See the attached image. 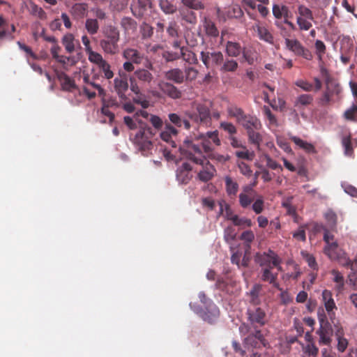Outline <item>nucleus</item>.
<instances>
[{
    "label": "nucleus",
    "instance_id": "8fccbe9b",
    "mask_svg": "<svg viewBox=\"0 0 357 357\" xmlns=\"http://www.w3.org/2000/svg\"><path fill=\"white\" fill-rule=\"evenodd\" d=\"M181 15L182 20L185 22L193 25L197 23L196 13L192 10L188 8L183 10Z\"/></svg>",
    "mask_w": 357,
    "mask_h": 357
},
{
    "label": "nucleus",
    "instance_id": "c85d7f7f",
    "mask_svg": "<svg viewBox=\"0 0 357 357\" xmlns=\"http://www.w3.org/2000/svg\"><path fill=\"white\" fill-rule=\"evenodd\" d=\"M169 121L177 128L183 127L186 130L191 128V125L188 120L183 119L176 113H170L168 115Z\"/></svg>",
    "mask_w": 357,
    "mask_h": 357
},
{
    "label": "nucleus",
    "instance_id": "a211bd4d",
    "mask_svg": "<svg viewBox=\"0 0 357 357\" xmlns=\"http://www.w3.org/2000/svg\"><path fill=\"white\" fill-rule=\"evenodd\" d=\"M151 8L152 0H132L130 3L131 12L137 18L143 17Z\"/></svg>",
    "mask_w": 357,
    "mask_h": 357
},
{
    "label": "nucleus",
    "instance_id": "58836bf2",
    "mask_svg": "<svg viewBox=\"0 0 357 357\" xmlns=\"http://www.w3.org/2000/svg\"><path fill=\"white\" fill-rule=\"evenodd\" d=\"M238 67V64L236 61L233 59H227L224 60L221 64L220 70L223 73H234Z\"/></svg>",
    "mask_w": 357,
    "mask_h": 357
},
{
    "label": "nucleus",
    "instance_id": "79ce46f5",
    "mask_svg": "<svg viewBox=\"0 0 357 357\" xmlns=\"http://www.w3.org/2000/svg\"><path fill=\"white\" fill-rule=\"evenodd\" d=\"M340 91L341 88L339 84L332 80H327L326 89L324 91L325 93L333 98L335 96H337Z\"/></svg>",
    "mask_w": 357,
    "mask_h": 357
},
{
    "label": "nucleus",
    "instance_id": "c03bdc74",
    "mask_svg": "<svg viewBox=\"0 0 357 357\" xmlns=\"http://www.w3.org/2000/svg\"><path fill=\"white\" fill-rule=\"evenodd\" d=\"M98 67L102 77L108 80L113 78L114 73L112 70L111 65L106 60Z\"/></svg>",
    "mask_w": 357,
    "mask_h": 357
},
{
    "label": "nucleus",
    "instance_id": "f257e3e1",
    "mask_svg": "<svg viewBox=\"0 0 357 357\" xmlns=\"http://www.w3.org/2000/svg\"><path fill=\"white\" fill-rule=\"evenodd\" d=\"M201 145L196 144L195 142L185 139L183 144L180 147L181 153L188 159L194 162L196 164L203 165L206 161L205 157L203 155L202 151L208 156L215 158L213 153L214 149V144L211 143L206 137L201 135Z\"/></svg>",
    "mask_w": 357,
    "mask_h": 357
},
{
    "label": "nucleus",
    "instance_id": "39448f33",
    "mask_svg": "<svg viewBox=\"0 0 357 357\" xmlns=\"http://www.w3.org/2000/svg\"><path fill=\"white\" fill-rule=\"evenodd\" d=\"M104 38L100 40V46L103 52L107 54L114 55L119 51V42L120 32L119 29L112 26H107L103 31Z\"/></svg>",
    "mask_w": 357,
    "mask_h": 357
},
{
    "label": "nucleus",
    "instance_id": "4c0bfd02",
    "mask_svg": "<svg viewBox=\"0 0 357 357\" xmlns=\"http://www.w3.org/2000/svg\"><path fill=\"white\" fill-rule=\"evenodd\" d=\"M335 335L337 340V350L340 352H344L347 348L349 342L348 340L343 337L344 331L342 327L337 328V331L335 332Z\"/></svg>",
    "mask_w": 357,
    "mask_h": 357
},
{
    "label": "nucleus",
    "instance_id": "393cba45",
    "mask_svg": "<svg viewBox=\"0 0 357 357\" xmlns=\"http://www.w3.org/2000/svg\"><path fill=\"white\" fill-rule=\"evenodd\" d=\"M165 77L176 84H181L185 80L184 73L180 68H173L167 71Z\"/></svg>",
    "mask_w": 357,
    "mask_h": 357
},
{
    "label": "nucleus",
    "instance_id": "680f3d73",
    "mask_svg": "<svg viewBox=\"0 0 357 357\" xmlns=\"http://www.w3.org/2000/svg\"><path fill=\"white\" fill-rule=\"evenodd\" d=\"M167 33L173 39H176L178 37V26L175 22H172L169 24L167 28Z\"/></svg>",
    "mask_w": 357,
    "mask_h": 357
},
{
    "label": "nucleus",
    "instance_id": "13d9d810",
    "mask_svg": "<svg viewBox=\"0 0 357 357\" xmlns=\"http://www.w3.org/2000/svg\"><path fill=\"white\" fill-rule=\"evenodd\" d=\"M250 206L256 214H260L262 213L264 208V201L263 197L259 196L257 199H255Z\"/></svg>",
    "mask_w": 357,
    "mask_h": 357
},
{
    "label": "nucleus",
    "instance_id": "3c124183",
    "mask_svg": "<svg viewBox=\"0 0 357 357\" xmlns=\"http://www.w3.org/2000/svg\"><path fill=\"white\" fill-rule=\"evenodd\" d=\"M121 26L125 31H134L137 28V22L131 17H124L121 20Z\"/></svg>",
    "mask_w": 357,
    "mask_h": 357
},
{
    "label": "nucleus",
    "instance_id": "f8f14e48",
    "mask_svg": "<svg viewBox=\"0 0 357 357\" xmlns=\"http://www.w3.org/2000/svg\"><path fill=\"white\" fill-rule=\"evenodd\" d=\"M314 20L312 10L303 5L298 8V16L296 22L301 31H308L312 26L311 21Z\"/></svg>",
    "mask_w": 357,
    "mask_h": 357
},
{
    "label": "nucleus",
    "instance_id": "aec40b11",
    "mask_svg": "<svg viewBox=\"0 0 357 357\" xmlns=\"http://www.w3.org/2000/svg\"><path fill=\"white\" fill-rule=\"evenodd\" d=\"M192 166L187 162H183L176 170V178L180 183L186 184L192 178Z\"/></svg>",
    "mask_w": 357,
    "mask_h": 357
},
{
    "label": "nucleus",
    "instance_id": "9d476101",
    "mask_svg": "<svg viewBox=\"0 0 357 357\" xmlns=\"http://www.w3.org/2000/svg\"><path fill=\"white\" fill-rule=\"evenodd\" d=\"M324 253L333 261H337L342 266H346L349 264L350 259L347 254L338 247L336 242L331 245H326Z\"/></svg>",
    "mask_w": 357,
    "mask_h": 357
},
{
    "label": "nucleus",
    "instance_id": "6e6552de",
    "mask_svg": "<svg viewBox=\"0 0 357 357\" xmlns=\"http://www.w3.org/2000/svg\"><path fill=\"white\" fill-rule=\"evenodd\" d=\"M186 115L198 124L208 125L211 123V114L209 108L204 104H198L195 111L187 112Z\"/></svg>",
    "mask_w": 357,
    "mask_h": 357
},
{
    "label": "nucleus",
    "instance_id": "4d7b16f0",
    "mask_svg": "<svg viewBox=\"0 0 357 357\" xmlns=\"http://www.w3.org/2000/svg\"><path fill=\"white\" fill-rule=\"evenodd\" d=\"M140 33L143 39L150 38L153 34V28L146 22L140 26Z\"/></svg>",
    "mask_w": 357,
    "mask_h": 357
},
{
    "label": "nucleus",
    "instance_id": "ea45409f",
    "mask_svg": "<svg viewBox=\"0 0 357 357\" xmlns=\"http://www.w3.org/2000/svg\"><path fill=\"white\" fill-rule=\"evenodd\" d=\"M215 169L213 166L208 165L198 174L199 180L204 182H207L213 178Z\"/></svg>",
    "mask_w": 357,
    "mask_h": 357
},
{
    "label": "nucleus",
    "instance_id": "bf43d9fd",
    "mask_svg": "<svg viewBox=\"0 0 357 357\" xmlns=\"http://www.w3.org/2000/svg\"><path fill=\"white\" fill-rule=\"evenodd\" d=\"M314 47L316 50V54L317 55L318 59L319 61H321L324 54L326 53V47L324 42L320 40H317L315 41Z\"/></svg>",
    "mask_w": 357,
    "mask_h": 357
},
{
    "label": "nucleus",
    "instance_id": "2eb2a0df",
    "mask_svg": "<svg viewBox=\"0 0 357 357\" xmlns=\"http://www.w3.org/2000/svg\"><path fill=\"white\" fill-rule=\"evenodd\" d=\"M285 45L287 48L294 52L295 55L302 56L309 61L312 59V52L305 48L298 40L286 38Z\"/></svg>",
    "mask_w": 357,
    "mask_h": 357
},
{
    "label": "nucleus",
    "instance_id": "4be33fe9",
    "mask_svg": "<svg viewBox=\"0 0 357 357\" xmlns=\"http://www.w3.org/2000/svg\"><path fill=\"white\" fill-rule=\"evenodd\" d=\"M160 91L172 99H178L182 96V92L174 85L169 82H162L159 84Z\"/></svg>",
    "mask_w": 357,
    "mask_h": 357
},
{
    "label": "nucleus",
    "instance_id": "052dcab7",
    "mask_svg": "<svg viewBox=\"0 0 357 357\" xmlns=\"http://www.w3.org/2000/svg\"><path fill=\"white\" fill-rule=\"evenodd\" d=\"M220 128L231 135H233L237 132L236 128L232 123L230 122H221Z\"/></svg>",
    "mask_w": 357,
    "mask_h": 357
},
{
    "label": "nucleus",
    "instance_id": "a19ab883",
    "mask_svg": "<svg viewBox=\"0 0 357 357\" xmlns=\"http://www.w3.org/2000/svg\"><path fill=\"white\" fill-rule=\"evenodd\" d=\"M313 101V96L310 94H301L298 96L294 102V106L300 108L301 107H306L312 104Z\"/></svg>",
    "mask_w": 357,
    "mask_h": 357
},
{
    "label": "nucleus",
    "instance_id": "bb28decb",
    "mask_svg": "<svg viewBox=\"0 0 357 357\" xmlns=\"http://www.w3.org/2000/svg\"><path fill=\"white\" fill-rule=\"evenodd\" d=\"M203 27L207 36L211 38H216L218 36L219 31L215 23L211 19L204 17L203 20Z\"/></svg>",
    "mask_w": 357,
    "mask_h": 357
},
{
    "label": "nucleus",
    "instance_id": "6ab92c4d",
    "mask_svg": "<svg viewBox=\"0 0 357 357\" xmlns=\"http://www.w3.org/2000/svg\"><path fill=\"white\" fill-rule=\"evenodd\" d=\"M322 303L325 307V309L330 317L332 319L335 316L334 310H337L335 301L333 298V294L330 290L324 289L321 294Z\"/></svg>",
    "mask_w": 357,
    "mask_h": 357
},
{
    "label": "nucleus",
    "instance_id": "774afa93",
    "mask_svg": "<svg viewBox=\"0 0 357 357\" xmlns=\"http://www.w3.org/2000/svg\"><path fill=\"white\" fill-rule=\"evenodd\" d=\"M236 233L233 227H227L224 231V238L227 242H230L235 239Z\"/></svg>",
    "mask_w": 357,
    "mask_h": 357
},
{
    "label": "nucleus",
    "instance_id": "49530a36",
    "mask_svg": "<svg viewBox=\"0 0 357 357\" xmlns=\"http://www.w3.org/2000/svg\"><path fill=\"white\" fill-rule=\"evenodd\" d=\"M289 8L287 6L278 4H274L273 6V14L277 19H281L282 17L287 18L288 17Z\"/></svg>",
    "mask_w": 357,
    "mask_h": 357
},
{
    "label": "nucleus",
    "instance_id": "412c9836",
    "mask_svg": "<svg viewBox=\"0 0 357 357\" xmlns=\"http://www.w3.org/2000/svg\"><path fill=\"white\" fill-rule=\"evenodd\" d=\"M178 133V131L175 127L171 126L169 123H165V130L161 132L160 137L172 147H176L174 138L176 137Z\"/></svg>",
    "mask_w": 357,
    "mask_h": 357
},
{
    "label": "nucleus",
    "instance_id": "473e14b6",
    "mask_svg": "<svg viewBox=\"0 0 357 357\" xmlns=\"http://www.w3.org/2000/svg\"><path fill=\"white\" fill-rule=\"evenodd\" d=\"M291 142H293L296 146L299 148L303 149L305 152L308 153H316V150L314 146L307 142H305L301 138L292 136L290 137Z\"/></svg>",
    "mask_w": 357,
    "mask_h": 357
},
{
    "label": "nucleus",
    "instance_id": "e2e57ef3",
    "mask_svg": "<svg viewBox=\"0 0 357 357\" xmlns=\"http://www.w3.org/2000/svg\"><path fill=\"white\" fill-rule=\"evenodd\" d=\"M162 57L167 61H173L181 58L180 52H173V51H165L162 53Z\"/></svg>",
    "mask_w": 357,
    "mask_h": 357
},
{
    "label": "nucleus",
    "instance_id": "a18cd8bd",
    "mask_svg": "<svg viewBox=\"0 0 357 357\" xmlns=\"http://www.w3.org/2000/svg\"><path fill=\"white\" fill-rule=\"evenodd\" d=\"M87 8L86 3H75L71 8V13L76 18H82L85 15Z\"/></svg>",
    "mask_w": 357,
    "mask_h": 357
},
{
    "label": "nucleus",
    "instance_id": "0eeeda50",
    "mask_svg": "<svg viewBox=\"0 0 357 357\" xmlns=\"http://www.w3.org/2000/svg\"><path fill=\"white\" fill-rule=\"evenodd\" d=\"M243 334L248 333L245 337L243 343L248 349H261L262 347H268L269 343L266 340L261 330L245 331Z\"/></svg>",
    "mask_w": 357,
    "mask_h": 357
},
{
    "label": "nucleus",
    "instance_id": "69168bd1",
    "mask_svg": "<svg viewBox=\"0 0 357 357\" xmlns=\"http://www.w3.org/2000/svg\"><path fill=\"white\" fill-rule=\"evenodd\" d=\"M238 169L243 175L250 177L252 175V171L250 167L244 162H238Z\"/></svg>",
    "mask_w": 357,
    "mask_h": 357
},
{
    "label": "nucleus",
    "instance_id": "7c9ffc66",
    "mask_svg": "<svg viewBox=\"0 0 357 357\" xmlns=\"http://www.w3.org/2000/svg\"><path fill=\"white\" fill-rule=\"evenodd\" d=\"M135 79H138L144 84H149L153 80V75L148 70L140 68L134 73Z\"/></svg>",
    "mask_w": 357,
    "mask_h": 357
},
{
    "label": "nucleus",
    "instance_id": "c756f323",
    "mask_svg": "<svg viewBox=\"0 0 357 357\" xmlns=\"http://www.w3.org/2000/svg\"><path fill=\"white\" fill-rule=\"evenodd\" d=\"M257 30L259 38L268 43H273V36L271 33L265 27L257 24L254 26V29Z\"/></svg>",
    "mask_w": 357,
    "mask_h": 357
},
{
    "label": "nucleus",
    "instance_id": "6e6d98bb",
    "mask_svg": "<svg viewBox=\"0 0 357 357\" xmlns=\"http://www.w3.org/2000/svg\"><path fill=\"white\" fill-rule=\"evenodd\" d=\"M351 139V135L344 136L342 139V144L344 149V153L347 155H351L354 153Z\"/></svg>",
    "mask_w": 357,
    "mask_h": 357
},
{
    "label": "nucleus",
    "instance_id": "c9c22d12",
    "mask_svg": "<svg viewBox=\"0 0 357 357\" xmlns=\"http://www.w3.org/2000/svg\"><path fill=\"white\" fill-rule=\"evenodd\" d=\"M225 188L227 195L229 197L236 196L238 190V184L234 181L230 176L225 178Z\"/></svg>",
    "mask_w": 357,
    "mask_h": 357
},
{
    "label": "nucleus",
    "instance_id": "cd10ccee",
    "mask_svg": "<svg viewBox=\"0 0 357 357\" xmlns=\"http://www.w3.org/2000/svg\"><path fill=\"white\" fill-rule=\"evenodd\" d=\"M228 116L231 118L236 119V121L239 123L246 116V114L243 109L238 107L235 105H229L227 108Z\"/></svg>",
    "mask_w": 357,
    "mask_h": 357
},
{
    "label": "nucleus",
    "instance_id": "5701e85b",
    "mask_svg": "<svg viewBox=\"0 0 357 357\" xmlns=\"http://www.w3.org/2000/svg\"><path fill=\"white\" fill-rule=\"evenodd\" d=\"M262 292V285L260 284H255L250 291L248 293L249 296V302L254 305H259L261 301Z\"/></svg>",
    "mask_w": 357,
    "mask_h": 357
},
{
    "label": "nucleus",
    "instance_id": "7ed1b4c3",
    "mask_svg": "<svg viewBox=\"0 0 357 357\" xmlns=\"http://www.w3.org/2000/svg\"><path fill=\"white\" fill-rule=\"evenodd\" d=\"M156 131L148 126H141L135 133L130 135V141L141 151H149L153 148V139Z\"/></svg>",
    "mask_w": 357,
    "mask_h": 357
},
{
    "label": "nucleus",
    "instance_id": "1a4fd4ad",
    "mask_svg": "<svg viewBox=\"0 0 357 357\" xmlns=\"http://www.w3.org/2000/svg\"><path fill=\"white\" fill-rule=\"evenodd\" d=\"M324 253L333 261H337L342 266H346L349 264L350 259L347 254L338 247L336 242L331 245H326Z\"/></svg>",
    "mask_w": 357,
    "mask_h": 357
},
{
    "label": "nucleus",
    "instance_id": "0e129e2a",
    "mask_svg": "<svg viewBox=\"0 0 357 357\" xmlns=\"http://www.w3.org/2000/svg\"><path fill=\"white\" fill-rule=\"evenodd\" d=\"M183 5L189 8L195 10L202 9L204 8L202 3L198 0H182Z\"/></svg>",
    "mask_w": 357,
    "mask_h": 357
},
{
    "label": "nucleus",
    "instance_id": "20e7f679",
    "mask_svg": "<svg viewBox=\"0 0 357 357\" xmlns=\"http://www.w3.org/2000/svg\"><path fill=\"white\" fill-rule=\"evenodd\" d=\"M246 314L248 321L246 324L244 323L240 326L239 330L241 333H244V330H261V328L267 322L266 313L264 310L260 307L248 308Z\"/></svg>",
    "mask_w": 357,
    "mask_h": 357
},
{
    "label": "nucleus",
    "instance_id": "4468645a",
    "mask_svg": "<svg viewBox=\"0 0 357 357\" xmlns=\"http://www.w3.org/2000/svg\"><path fill=\"white\" fill-rule=\"evenodd\" d=\"M200 59L207 68L220 66L224 61V55L220 51H202Z\"/></svg>",
    "mask_w": 357,
    "mask_h": 357
},
{
    "label": "nucleus",
    "instance_id": "5fc2aeb1",
    "mask_svg": "<svg viewBox=\"0 0 357 357\" xmlns=\"http://www.w3.org/2000/svg\"><path fill=\"white\" fill-rule=\"evenodd\" d=\"M86 53L88 54L89 60L91 63L96 64L98 66L105 61L100 53L94 52L92 50H89Z\"/></svg>",
    "mask_w": 357,
    "mask_h": 357
},
{
    "label": "nucleus",
    "instance_id": "a878e982",
    "mask_svg": "<svg viewBox=\"0 0 357 357\" xmlns=\"http://www.w3.org/2000/svg\"><path fill=\"white\" fill-rule=\"evenodd\" d=\"M123 57L134 63L139 64L142 62L144 54L133 48H127L123 52Z\"/></svg>",
    "mask_w": 357,
    "mask_h": 357
},
{
    "label": "nucleus",
    "instance_id": "9b49d317",
    "mask_svg": "<svg viewBox=\"0 0 357 357\" xmlns=\"http://www.w3.org/2000/svg\"><path fill=\"white\" fill-rule=\"evenodd\" d=\"M324 253L333 261H337L342 266H346L349 264L350 259L347 254L338 247L336 242L331 245H326Z\"/></svg>",
    "mask_w": 357,
    "mask_h": 357
},
{
    "label": "nucleus",
    "instance_id": "dca6fc26",
    "mask_svg": "<svg viewBox=\"0 0 357 357\" xmlns=\"http://www.w3.org/2000/svg\"><path fill=\"white\" fill-rule=\"evenodd\" d=\"M278 255L272 250L267 252H257L255 256V262L262 268L273 267V265H278Z\"/></svg>",
    "mask_w": 357,
    "mask_h": 357
},
{
    "label": "nucleus",
    "instance_id": "72a5a7b5",
    "mask_svg": "<svg viewBox=\"0 0 357 357\" xmlns=\"http://www.w3.org/2000/svg\"><path fill=\"white\" fill-rule=\"evenodd\" d=\"M243 52V49L238 43L232 41H228L227 43L226 53L229 56L237 57Z\"/></svg>",
    "mask_w": 357,
    "mask_h": 357
},
{
    "label": "nucleus",
    "instance_id": "ddd939ff",
    "mask_svg": "<svg viewBox=\"0 0 357 357\" xmlns=\"http://www.w3.org/2000/svg\"><path fill=\"white\" fill-rule=\"evenodd\" d=\"M257 183L258 181H255L251 184L242 188V190L238 195L239 205L241 208L245 209L250 207L255 201L257 193L253 188L257 185Z\"/></svg>",
    "mask_w": 357,
    "mask_h": 357
},
{
    "label": "nucleus",
    "instance_id": "338daca9",
    "mask_svg": "<svg viewBox=\"0 0 357 357\" xmlns=\"http://www.w3.org/2000/svg\"><path fill=\"white\" fill-rule=\"evenodd\" d=\"M185 79L195 80L198 75V70L192 67H187L185 69Z\"/></svg>",
    "mask_w": 357,
    "mask_h": 357
},
{
    "label": "nucleus",
    "instance_id": "e433bc0d",
    "mask_svg": "<svg viewBox=\"0 0 357 357\" xmlns=\"http://www.w3.org/2000/svg\"><path fill=\"white\" fill-rule=\"evenodd\" d=\"M261 280L266 282H273L278 278V273L273 272V267L262 268L260 271Z\"/></svg>",
    "mask_w": 357,
    "mask_h": 357
},
{
    "label": "nucleus",
    "instance_id": "f3484780",
    "mask_svg": "<svg viewBox=\"0 0 357 357\" xmlns=\"http://www.w3.org/2000/svg\"><path fill=\"white\" fill-rule=\"evenodd\" d=\"M128 75L125 73H119V76L114 79V89L121 100L127 99L126 93L128 90Z\"/></svg>",
    "mask_w": 357,
    "mask_h": 357
},
{
    "label": "nucleus",
    "instance_id": "603ef678",
    "mask_svg": "<svg viewBox=\"0 0 357 357\" xmlns=\"http://www.w3.org/2000/svg\"><path fill=\"white\" fill-rule=\"evenodd\" d=\"M327 224L331 229H334L337 225V215L331 209H328L324 215Z\"/></svg>",
    "mask_w": 357,
    "mask_h": 357
},
{
    "label": "nucleus",
    "instance_id": "09e8293b",
    "mask_svg": "<svg viewBox=\"0 0 357 357\" xmlns=\"http://www.w3.org/2000/svg\"><path fill=\"white\" fill-rule=\"evenodd\" d=\"M85 29L91 35L96 34L99 30V24L96 19L89 18L85 22Z\"/></svg>",
    "mask_w": 357,
    "mask_h": 357
},
{
    "label": "nucleus",
    "instance_id": "b1692460",
    "mask_svg": "<svg viewBox=\"0 0 357 357\" xmlns=\"http://www.w3.org/2000/svg\"><path fill=\"white\" fill-rule=\"evenodd\" d=\"M57 77L59 82H61V85L63 90L71 92L77 89L75 81L72 79L65 73L61 72L58 73Z\"/></svg>",
    "mask_w": 357,
    "mask_h": 357
},
{
    "label": "nucleus",
    "instance_id": "f03ea898",
    "mask_svg": "<svg viewBox=\"0 0 357 357\" xmlns=\"http://www.w3.org/2000/svg\"><path fill=\"white\" fill-rule=\"evenodd\" d=\"M238 124L246 130L249 142L259 149L263 141V137L260 132L262 128L260 120L255 116L247 114Z\"/></svg>",
    "mask_w": 357,
    "mask_h": 357
},
{
    "label": "nucleus",
    "instance_id": "2f4dec72",
    "mask_svg": "<svg viewBox=\"0 0 357 357\" xmlns=\"http://www.w3.org/2000/svg\"><path fill=\"white\" fill-rule=\"evenodd\" d=\"M62 45L68 53H73L75 50V43H78L75 39L73 34L68 33L61 39Z\"/></svg>",
    "mask_w": 357,
    "mask_h": 357
},
{
    "label": "nucleus",
    "instance_id": "864d4df0",
    "mask_svg": "<svg viewBox=\"0 0 357 357\" xmlns=\"http://www.w3.org/2000/svg\"><path fill=\"white\" fill-rule=\"evenodd\" d=\"M343 116L347 121L357 122V105L353 104L344 112Z\"/></svg>",
    "mask_w": 357,
    "mask_h": 357
},
{
    "label": "nucleus",
    "instance_id": "37998d69",
    "mask_svg": "<svg viewBox=\"0 0 357 357\" xmlns=\"http://www.w3.org/2000/svg\"><path fill=\"white\" fill-rule=\"evenodd\" d=\"M331 273L333 275V282L336 283L335 289L338 292H341L344 289V279L342 273L335 269H333Z\"/></svg>",
    "mask_w": 357,
    "mask_h": 357
},
{
    "label": "nucleus",
    "instance_id": "f704fd0d",
    "mask_svg": "<svg viewBox=\"0 0 357 357\" xmlns=\"http://www.w3.org/2000/svg\"><path fill=\"white\" fill-rule=\"evenodd\" d=\"M181 58L190 64H197L198 59L196 54L190 50L188 47H183L181 48Z\"/></svg>",
    "mask_w": 357,
    "mask_h": 357
},
{
    "label": "nucleus",
    "instance_id": "de8ad7c7",
    "mask_svg": "<svg viewBox=\"0 0 357 357\" xmlns=\"http://www.w3.org/2000/svg\"><path fill=\"white\" fill-rule=\"evenodd\" d=\"M29 9L30 13L32 15L36 16L42 20H45L47 17V13L44 11V10L33 3H30Z\"/></svg>",
    "mask_w": 357,
    "mask_h": 357
},
{
    "label": "nucleus",
    "instance_id": "423d86ee",
    "mask_svg": "<svg viewBox=\"0 0 357 357\" xmlns=\"http://www.w3.org/2000/svg\"><path fill=\"white\" fill-rule=\"evenodd\" d=\"M190 308L198 314L204 321L209 324L215 323L220 317V310L214 303H209L203 310L196 303H190Z\"/></svg>",
    "mask_w": 357,
    "mask_h": 357
}]
</instances>
